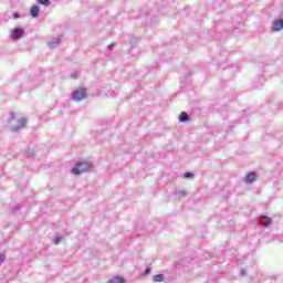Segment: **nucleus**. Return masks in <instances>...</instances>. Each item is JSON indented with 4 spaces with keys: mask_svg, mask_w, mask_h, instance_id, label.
<instances>
[{
    "mask_svg": "<svg viewBox=\"0 0 283 283\" xmlns=\"http://www.w3.org/2000/svg\"><path fill=\"white\" fill-rule=\"evenodd\" d=\"M255 178H256L255 172L248 174L245 178L247 185H251L252 182H255Z\"/></svg>",
    "mask_w": 283,
    "mask_h": 283,
    "instance_id": "39448f33",
    "label": "nucleus"
},
{
    "mask_svg": "<svg viewBox=\"0 0 283 283\" xmlns=\"http://www.w3.org/2000/svg\"><path fill=\"white\" fill-rule=\"evenodd\" d=\"M90 169H92V164H90L88 161H82L73 167L72 174H74V176H78L80 174H85V171H90Z\"/></svg>",
    "mask_w": 283,
    "mask_h": 283,
    "instance_id": "f257e3e1",
    "label": "nucleus"
},
{
    "mask_svg": "<svg viewBox=\"0 0 283 283\" xmlns=\"http://www.w3.org/2000/svg\"><path fill=\"white\" fill-rule=\"evenodd\" d=\"M24 32L25 31H23V29L17 28L12 31L11 39H13L14 41H19V39H21V36H23Z\"/></svg>",
    "mask_w": 283,
    "mask_h": 283,
    "instance_id": "7ed1b4c3",
    "label": "nucleus"
},
{
    "mask_svg": "<svg viewBox=\"0 0 283 283\" xmlns=\"http://www.w3.org/2000/svg\"><path fill=\"white\" fill-rule=\"evenodd\" d=\"M179 120L180 123H186V120H189V115L186 112L180 113Z\"/></svg>",
    "mask_w": 283,
    "mask_h": 283,
    "instance_id": "0eeeda50",
    "label": "nucleus"
},
{
    "mask_svg": "<svg viewBox=\"0 0 283 283\" xmlns=\"http://www.w3.org/2000/svg\"><path fill=\"white\" fill-rule=\"evenodd\" d=\"M13 17H15V19H19V13H14Z\"/></svg>",
    "mask_w": 283,
    "mask_h": 283,
    "instance_id": "f3484780",
    "label": "nucleus"
},
{
    "mask_svg": "<svg viewBox=\"0 0 283 283\" xmlns=\"http://www.w3.org/2000/svg\"><path fill=\"white\" fill-rule=\"evenodd\" d=\"M270 224H271V219H266L265 223H264V227H269Z\"/></svg>",
    "mask_w": 283,
    "mask_h": 283,
    "instance_id": "2eb2a0df",
    "label": "nucleus"
},
{
    "mask_svg": "<svg viewBox=\"0 0 283 283\" xmlns=\"http://www.w3.org/2000/svg\"><path fill=\"white\" fill-rule=\"evenodd\" d=\"M107 283H125V279H123V276H116L109 280Z\"/></svg>",
    "mask_w": 283,
    "mask_h": 283,
    "instance_id": "6e6552de",
    "label": "nucleus"
},
{
    "mask_svg": "<svg viewBox=\"0 0 283 283\" xmlns=\"http://www.w3.org/2000/svg\"><path fill=\"white\" fill-rule=\"evenodd\" d=\"M272 30L275 32H280V30H283V20H275L272 24Z\"/></svg>",
    "mask_w": 283,
    "mask_h": 283,
    "instance_id": "20e7f679",
    "label": "nucleus"
},
{
    "mask_svg": "<svg viewBox=\"0 0 283 283\" xmlns=\"http://www.w3.org/2000/svg\"><path fill=\"white\" fill-rule=\"evenodd\" d=\"M184 178H193V174H191V172H186V174L184 175Z\"/></svg>",
    "mask_w": 283,
    "mask_h": 283,
    "instance_id": "ddd939ff",
    "label": "nucleus"
},
{
    "mask_svg": "<svg viewBox=\"0 0 283 283\" xmlns=\"http://www.w3.org/2000/svg\"><path fill=\"white\" fill-rule=\"evenodd\" d=\"M3 262H6V255L0 254V266L2 265Z\"/></svg>",
    "mask_w": 283,
    "mask_h": 283,
    "instance_id": "f8f14e48",
    "label": "nucleus"
},
{
    "mask_svg": "<svg viewBox=\"0 0 283 283\" xmlns=\"http://www.w3.org/2000/svg\"><path fill=\"white\" fill-rule=\"evenodd\" d=\"M19 125L20 127H25V119H20Z\"/></svg>",
    "mask_w": 283,
    "mask_h": 283,
    "instance_id": "4468645a",
    "label": "nucleus"
},
{
    "mask_svg": "<svg viewBox=\"0 0 283 283\" xmlns=\"http://www.w3.org/2000/svg\"><path fill=\"white\" fill-rule=\"evenodd\" d=\"M54 43H61V40L55 39L53 42H49V46L52 48V45H54Z\"/></svg>",
    "mask_w": 283,
    "mask_h": 283,
    "instance_id": "9b49d317",
    "label": "nucleus"
},
{
    "mask_svg": "<svg viewBox=\"0 0 283 283\" xmlns=\"http://www.w3.org/2000/svg\"><path fill=\"white\" fill-rule=\"evenodd\" d=\"M38 3H40V6H50V0H38Z\"/></svg>",
    "mask_w": 283,
    "mask_h": 283,
    "instance_id": "9d476101",
    "label": "nucleus"
},
{
    "mask_svg": "<svg viewBox=\"0 0 283 283\" xmlns=\"http://www.w3.org/2000/svg\"><path fill=\"white\" fill-rule=\"evenodd\" d=\"M87 96V90L80 88L73 93L74 101L81 102Z\"/></svg>",
    "mask_w": 283,
    "mask_h": 283,
    "instance_id": "f03ea898",
    "label": "nucleus"
},
{
    "mask_svg": "<svg viewBox=\"0 0 283 283\" xmlns=\"http://www.w3.org/2000/svg\"><path fill=\"white\" fill-rule=\"evenodd\" d=\"M39 12H40V9L38 6H33L30 10V14L33 15L34 18L39 17Z\"/></svg>",
    "mask_w": 283,
    "mask_h": 283,
    "instance_id": "423d86ee",
    "label": "nucleus"
},
{
    "mask_svg": "<svg viewBox=\"0 0 283 283\" xmlns=\"http://www.w3.org/2000/svg\"><path fill=\"white\" fill-rule=\"evenodd\" d=\"M163 280H165L163 274H157L154 276V282H163Z\"/></svg>",
    "mask_w": 283,
    "mask_h": 283,
    "instance_id": "1a4fd4ad",
    "label": "nucleus"
},
{
    "mask_svg": "<svg viewBox=\"0 0 283 283\" xmlns=\"http://www.w3.org/2000/svg\"><path fill=\"white\" fill-rule=\"evenodd\" d=\"M61 237H56L55 241H54V244H59L61 242Z\"/></svg>",
    "mask_w": 283,
    "mask_h": 283,
    "instance_id": "dca6fc26",
    "label": "nucleus"
}]
</instances>
